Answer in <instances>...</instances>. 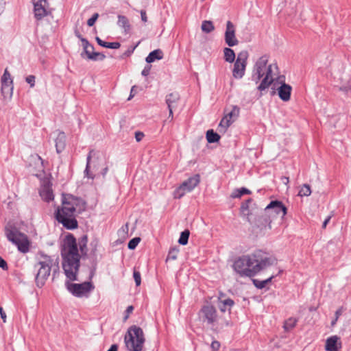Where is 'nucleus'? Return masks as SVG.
I'll return each instance as SVG.
<instances>
[{"label": "nucleus", "mask_w": 351, "mask_h": 351, "mask_svg": "<svg viewBox=\"0 0 351 351\" xmlns=\"http://www.w3.org/2000/svg\"><path fill=\"white\" fill-rule=\"evenodd\" d=\"M276 258L262 250H256L252 254L243 255L233 263L234 270L241 276L253 277L257 273L272 265Z\"/></svg>", "instance_id": "obj_1"}, {"label": "nucleus", "mask_w": 351, "mask_h": 351, "mask_svg": "<svg viewBox=\"0 0 351 351\" xmlns=\"http://www.w3.org/2000/svg\"><path fill=\"white\" fill-rule=\"evenodd\" d=\"M62 269L66 278L72 281L78 280L77 274L80 267L81 255L79 252L76 238L68 233L60 245Z\"/></svg>", "instance_id": "obj_2"}, {"label": "nucleus", "mask_w": 351, "mask_h": 351, "mask_svg": "<svg viewBox=\"0 0 351 351\" xmlns=\"http://www.w3.org/2000/svg\"><path fill=\"white\" fill-rule=\"evenodd\" d=\"M86 209V202L81 198L73 195H63L62 207L55 212V217L67 230L78 228L76 217Z\"/></svg>", "instance_id": "obj_3"}, {"label": "nucleus", "mask_w": 351, "mask_h": 351, "mask_svg": "<svg viewBox=\"0 0 351 351\" xmlns=\"http://www.w3.org/2000/svg\"><path fill=\"white\" fill-rule=\"evenodd\" d=\"M287 213V208L281 201L272 200L265 208L264 214L260 217V219L263 220L262 225L264 227L268 226L271 229V223L274 218L277 216H281L283 218Z\"/></svg>", "instance_id": "obj_4"}, {"label": "nucleus", "mask_w": 351, "mask_h": 351, "mask_svg": "<svg viewBox=\"0 0 351 351\" xmlns=\"http://www.w3.org/2000/svg\"><path fill=\"white\" fill-rule=\"evenodd\" d=\"M124 340L128 351H141L145 341L142 328L132 326L128 330Z\"/></svg>", "instance_id": "obj_5"}, {"label": "nucleus", "mask_w": 351, "mask_h": 351, "mask_svg": "<svg viewBox=\"0 0 351 351\" xmlns=\"http://www.w3.org/2000/svg\"><path fill=\"white\" fill-rule=\"evenodd\" d=\"M41 257L43 261H38L35 265V269L38 268V271L35 274V283L38 288H42L48 279L53 265V259L51 256L40 253Z\"/></svg>", "instance_id": "obj_6"}, {"label": "nucleus", "mask_w": 351, "mask_h": 351, "mask_svg": "<svg viewBox=\"0 0 351 351\" xmlns=\"http://www.w3.org/2000/svg\"><path fill=\"white\" fill-rule=\"evenodd\" d=\"M69 281L71 280L69 279V280L65 282V287L69 293L77 298L86 296L87 293L95 289V287L91 282H84L78 284L72 283Z\"/></svg>", "instance_id": "obj_7"}, {"label": "nucleus", "mask_w": 351, "mask_h": 351, "mask_svg": "<svg viewBox=\"0 0 351 351\" xmlns=\"http://www.w3.org/2000/svg\"><path fill=\"white\" fill-rule=\"evenodd\" d=\"M248 52L242 51L238 53L237 58L235 60L232 70V75L236 79H241L245 71Z\"/></svg>", "instance_id": "obj_8"}, {"label": "nucleus", "mask_w": 351, "mask_h": 351, "mask_svg": "<svg viewBox=\"0 0 351 351\" xmlns=\"http://www.w3.org/2000/svg\"><path fill=\"white\" fill-rule=\"evenodd\" d=\"M13 79L6 68L1 77V93L4 98H11L13 94Z\"/></svg>", "instance_id": "obj_9"}, {"label": "nucleus", "mask_w": 351, "mask_h": 351, "mask_svg": "<svg viewBox=\"0 0 351 351\" xmlns=\"http://www.w3.org/2000/svg\"><path fill=\"white\" fill-rule=\"evenodd\" d=\"M267 62V56H263L261 58H259L258 60L255 63V65L253 69L252 80L256 84L265 75Z\"/></svg>", "instance_id": "obj_10"}, {"label": "nucleus", "mask_w": 351, "mask_h": 351, "mask_svg": "<svg viewBox=\"0 0 351 351\" xmlns=\"http://www.w3.org/2000/svg\"><path fill=\"white\" fill-rule=\"evenodd\" d=\"M224 40L226 44L229 47H234L239 43V40L235 36V27L230 21H228L226 23Z\"/></svg>", "instance_id": "obj_11"}, {"label": "nucleus", "mask_w": 351, "mask_h": 351, "mask_svg": "<svg viewBox=\"0 0 351 351\" xmlns=\"http://www.w3.org/2000/svg\"><path fill=\"white\" fill-rule=\"evenodd\" d=\"M33 3L34 17L38 21L41 20L47 14L45 9L47 0H33Z\"/></svg>", "instance_id": "obj_12"}, {"label": "nucleus", "mask_w": 351, "mask_h": 351, "mask_svg": "<svg viewBox=\"0 0 351 351\" xmlns=\"http://www.w3.org/2000/svg\"><path fill=\"white\" fill-rule=\"evenodd\" d=\"M204 317L208 324H213L217 321V310L212 305L204 306L202 308Z\"/></svg>", "instance_id": "obj_13"}, {"label": "nucleus", "mask_w": 351, "mask_h": 351, "mask_svg": "<svg viewBox=\"0 0 351 351\" xmlns=\"http://www.w3.org/2000/svg\"><path fill=\"white\" fill-rule=\"evenodd\" d=\"M342 346L340 337L333 335L328 337L326 341L325 350L326 351H338Z\"/></svg>", "instance_id": "obj_14"}, {"label": "nucleus", "mask_w": 351, "mask_h": 351, "mask_svg": "<svg viewBox=\"0 0 351 351\" xmlns=\"http://www.w3.org/2000/svg\"><path fill=\"white\" fill-rule=\"evenodd\" d=\"M292 87L285 82L281 83V85L278 88V93L279 97L284 101H287L290 99Z\"/></svg>", "instance_id": "obj_15"}, {"label": "nucleus", "mask_w": 351, "mask_h": 351, "mask_svg": "<svg viewBox=\"0 0 351 351\" xmlns=\"http://www.w3.org/2000/svg\"><path fill=\"white\" fill-rule=\"evenodd\" d=\"M199 175L195 174L184 181L181 184L182 185V187L185 188L187 192H191L199 184Z\"/></svg>", "instance_id": "obj_16"}, {"label": "nucleus", "mask_w": 351, "mask_h": 351, "mask_svg": "<svg viewBox=\"0 0 351 351\" xmlns=\"http://www.w3.org/2000/svg\"><path fill=\"white\" fill-rule=\"evenodd\" d=\"M180 99V95L177 92L168 94L165 98V102L167 105V108L176 109L178 107Z\"/></svg>", "instance_id": "obj_17"}, {"label": "nucleus", "mask_w": 351, "mask_h": 351, "mask_svg": "<svg viewBox=\"0 0 351 351\" xmlns=\"http://www.w3.org/2000/svg\"><path fill=\"white\" fill-rule=\"evenodd\" d=\"M56 149L57 153H61L66 146V135L63 132H59L56 139Z\"/></svg>", "instance_id": "obj_18"}, {"label": "nucleus", "mask_w": 351, "mask_h": 351, "mask_svg": "<svg viewBox=\"0 0 351 351\" xmlns=\"http://www.w3.org/2000/svg\"><path fill=\"white\" fill-rule=\"evenodd\" d=\"M222 295L223 294L219 297V308L223 313H225L226 311L230 312L231 308L234 305V302L231 298L222 300Z\"/></svg>", "instance_id": "obj_19"}, {"label": "nucleus", "mask_w": 351, "mask_h": 351, "mask_svg": "<svg viewBox=\"0 0 351 351\" xmlns=\"http://www.w3.org/2000/svg\"><path fill=\"white\" fill-rule=\"evenodd\" d=\"M22 239L19 238L15 245H17L18 250L22 253H27L29 250V242L27 239V237L23 234V236H21Z\"/></svg>", "instance_id": "obj_20"}, {"label": "nucleus", "mask_w": 351, "mask_h": 351, "mask_svg": "<svg viewBox=\"0 0 351 351\" xmlns=\"http://www.w3.org/2000/svg\"><path fill=\"white\" fill-rule=\"evenodd\" d=\"M163 58V52L161 49H157L151 51L146 57L145 61L150 64L156 60H160Z\"/></svg>", "instance_id": "obj_21"}, {"label": "nucleus", "mask_w": 351, "mask_h": 351, "mask_svg": "<svg viewBox=\"0 0 351 351\" xmlns=\"http://www.w3.org/2000/svg\"><path fill=\"white\" fill-rule=\"evenodd\" d=\"M5 234L8 239L12 243H14L19 238L23 236V234L19 232L16 230L5 229Z\"/></svg>", "instance_id": "obj_22"}, {"label": "nucleus", "mask_w": 351, "mask_h": 351, "mask_svg": "<svg viewBox=\"0 0 351 351\" xmlns=\"http://www.w3.org/2000/svg\"><path fill=\"white\" fill-rule=\"evenodd\" d=\"M206 138L208 143H215L219 141L221 136L218 133L211 129L206 132Z\"/></svg>", "instance_id": "obj_23"}, {"label": "nucleus", "mask_w": 351, "mask_h": 351, "mask_svg": "<svg viewBox=\"0 0 351 351\" xmlns=\"http://www.w3.org/2000/svg\"><path fill=\"white\" fill-rule=\"evenodd\" d=\"M81 42L83 47V51L80 53V56L82 58H85V56H86L90 52L88 49H90L92 51H93L95 48L94 46L90 43L86 38H82Z\"/></svg>", "instance_id": "obj_24"}, {"label": "nucleus", "mask_w": 351, "mask_h": 351, "mask_svg": "<svg viewBox=\"0 0 351 351\" xmlns=\"http://www.w3.org/2000/svg\"><path fill=\"white\" fill-rule=\"evenodd\" d=\"M106 58V56L100 52H95L91 50L90 52L85 56L84 59L93 60V61H97V60H104Z\"/></svg>", "instance_id": "obj_25"}, {"label": "nucleus", "mask_w": 351, "mask_h": 351, "mask_svg": "<svg viewBox=\"0 0 351 351\" xmlns=\"http://www.w3.org/2000/svg\"><path fill=\"white\" fill-rule=\"evenodd\" d=\"M117 25L119 27L124 28L125 32H128L130 29L129 20L123 15H118Z\"/></svg>", "instance_id": "obj_26"}, {"label": "nucleus", "mask_w": 351, "mask_h": 351, "mask_svg": "<svg viewBox=\"0 0 351 351\" xmlns=\"http://www.w3.org/2000/svg\"><path fill=\"white\" fill-rule=\"evenodd\" d=\"M275 277V276L272 275L271 276H270L269 278L265 279V280H258V279H253L252 280V282H253V284L257 288V289H262L265 287H266V286L267 285V284L269 282H270L271 281V280Z\"/></svg>", "instance_id": "obj_27"}, {"label": "nucleus", "mask_w": 351, "mask_h": 351, "mask_svg": "<svg viewBox=\"0 0 351 351\" xmlns=\"http://www.w3.org/2000/svg\"><path fill=\"white\" fill-rule=\"evenodd\" d=\"M94 153V150H90L86 158V165L84 170V174L85 176L88 178L94 179L95 176L90 172V160L92 158V155Z\"/></svg>", "instance_id": "obj_28"}, {"label": "nucleus", "mask_w": 351, "mask_h": 351, "mask_svg": "<svg viewBox=\"0 0 351 351\" xmlns=\"http://www.w3.org/2000/svg\"><path fill=\"white\" fill-rule=\"evenodd\" d=\"M251 193V191H250L247 188L241 187L239 189H234L232 193L231 194V197L232 198H239L243 195H250Z\"/></svg>", "instance_id": "obj_29"}, {"label": "nucleus", "mask_w": 351, "mask_h": 351, "mask_svg": "<svg viewBox=\"0 0 351 351\" xmlns=\"http://www.w3.org/2000/svg\"><path fill=\"white\" fill-rule=\"evenodd\" d=\"M224 59L226 62L232 63L235 60V53L233 49L226 47L223 49Z\"/></svg>", "instance_id": "obj_30"}, {"label": "nucleus", "mask_w": 351, "mask_h": 351, "mask_svg": "<svg viewBox=\"0 0 351 351\" xmlns=\"http://www.w3.org/2000/svg\"><path fill=\"white\" fill-rule=\"evenodd\" d=\"M252 202V198L247 199L246 201L243 202L240 208L241 213L243 215L247 216V219L248 221H250L249 219V205Z\"/></svg>", "instance_id": "obj_31"}, {"label": "nucleus", "mask_w": 351, "mask_h": 351, "mask_svg": "<svg viewBox=\"0 0 351 351\" xmlns=\"http://www.w3.org/2000/svg\"><path fill=\"white\" fill-rule=\"evenodd\" d=\"M298 322V319L295 317H289L285 320L283 328L285 331H289L293 329Z\"/></svg>", "instance_id": "obj_32"}, {"label": "nucleus", "mask_w": 351, "mask_h": 351, "mask_svg": "<svg viewBox=\"0 0 351 351\" xmlns=\"http://www.w3.org/2000/svg\"><path fill=\"white\" fill-rule=\"evenodd\" d=\"M189 235L190 231L188 229H186L184 231H182L178 239V243L182 245H186L188 243Z\"/></svg>", "instance_id": "obj_33"}, {"label": "nucleus", "mask_w": 351, "mask_h": 351, "mask_svg": "<svg viewBox=\"0 0 351 351\" xmlns=\"http://www.w3.org/2000/svg\"><path fill=\"white\" fill-rule=\"evenodd\" d=\"M202 30L205 33H210L215 29L213 23L210 21H204L202 23Z\"/></svg>", "instance_id": "obj_34"}, {"label": "nucleus", "mask_w": 351, "mask_h": 351, "mask_svg": "<svg viewBox=\"0 0 351 351\" xmlns=\"http://www.w3.org/2000/svg\"><path fill=\"white\" fill-rule=\"evenodd\" d=\"M274 82V79H269L267 77H264V78L261 82L260 84L257 87L258 90L260 91H263L265 90L269 86L270 84Z\"/></svg>", "instance_id": "obj_35"}, {"label": "nucleus", "mask_w": 351, "mask_h": 351, "mask_svg": "<svg viewBox=\"0 0 351 351\" xmlns=\"http://www.w3.org/2000/svg\"><path fill=\"white\" fill-rule=\"evenodd\" d=\"M311 194V186L308 184H304L301 187L298 193V195L300 197H308Z\"/></svg>", "instance_id": "obj_36"}, {"label": "nucleus", "mask_w": 351, "mask_h": 351, "mask_svg": "<svg viewBox=\"0 0 351 351\" xmlns=\"http://www.w3.org/2000/svg\"><path fill=\"white\" fill-rule=\"evenodd\" d=\"M40 195L42 199L47 202H49L53 199V194L52 191H50L49 189H45L42 191L40 193Z\"/></svg>", "instance_id": "obj_37"}, {"label": "nucleus", "mask_w": 351, "mask_h": 351, "mask_svg": "<svg viewBox=\"0 0 351 351\" xmlns=\"http://www.w3.org/2000/svg\"><path fill=\"white\" fill-rule=\"evenodd\" d=\"M186 192L187 191L185 189V188L182 187V185L180 184V186L176 188L173 191V197L175 199H180L185 195Z\"/></svg>", "instance_id": "obj_38"}, {"label": "nucleus", "mask_w": 351, "mask_h": 351, "mask_svg": "<svg viewBox=\"0 0 351 351\" xmlns=\"http://www.w3.org/2000/svg\"><path fill=\"white\" fill-rule=\"evenodd\" d=\"M233 121L234 120H231L230 118L228 117V116L226 115L220 121L219 128H223V130H226L232 124Z\"/></svg>", "instance_id": "obj_39"}, {"label": "nucleus", "mask_w": 351, "mask_h": 351, "mask_svg": "<svg viewBox=\"0 0 351 351\" xmlns=\"http://www.w3.org/2000/svg\"><path fill=\"white\" fill-rule=\"evenodd\" d=\"M240 108L237 106H234L232 110L228 112L226 116L232 120V117L237 118L239 117Z\"/></svg>", "instance_id": "obj_40"}, {"label": "nucleus", "mask_w": 351, "mask_h": 351, "mask_svg": "<svg viewBox=\"0 0 351 351\" xmlns=\"http://www.w3.org/2000/svg\"><path fill=\"white\" fill-rule=\"evenodd\" d=\"M140 241L141 239L139 237H134L128 243V249L134 250Z\"/></svg>", "instance_id": "obj_41"}, {"label": "nucleus", "mask_w": 351, "mask_h": 351, "mask_svg": "<svg viewBox=\"0 0 351 351\" xmlns=\"http://www.w3.org/2000/svg\"><path fill=\"white\" fill-rule=\"evenodd\" d=\"M121 46V44L119 42H112V43H108L105 42L104 47L108 48V49H119Z\"/></svg>", "instance_id": "obj_42"}, {"label": "nucleus", "mask_w": 351, "mask_h": 351, "mask_svg": "<svg viewBox=\"0 0 351 351\" xmlns=\"http://www.w3.org/2000/svg\"><path fill=\"white\" fill-rule=\"evenodd\" d=\"M98 244H99V241H98L97 239H94L90 243V246H91V252H90V254L93 256H96V252H97V250Z\"/></svg>", "instance_id": "obj_43"}, {"label": "nucleus", "mask_w": 351, "mask_h": 351, "mask_svg": "<svg viewBox=\"0 0 351 351\" xmlns=\"http://www.w3.org/2000/svg\"><path fill=\"white\" fill-rule=\"evenodd\" d=\"M133 278L134 279L136 285L137 287L140 286L141 283V273L138 271L134 269L133 272Z\"/></svg>", "instance_id": "obj_44"}, {"label": "nucleus", "mask_w": 351, "mask_h": 351, "mask_svg": "<svg viewBox=\"0 0 351 351\" xmlns=\"http://www.w3.org/2000/svg\"><path fill=\"white\" fill-rule=\"evenodd\" d=\"M343 308L342 306L339 308L336 311V312H335V318L333 320H332V322H331V326H334L336 324V323H337L339 316L341 315V314L343 313Z\"/></svg>", "instance_id": "obj_45"}, {"label": "nucleus", "mask_w": 351, "mask_h": 351, "mask_svg": "<svg viewBox=\"0 0 351 351\" xmlns=\"http://www.w3.org/2000/svg\"><path fill=\"white\" fill-rule=\"evenodd\" d=\"M78 246H79L78 250H79V252H80V254L81 255V257L86 256L87 254H88L87 245H80Z\"/></svg>", "instance_id": "obj_46"}, {"label": "nucleus", "mask_w": 351, "mask_h": 351, "mask_svg": "<svg viewBox=\"0 0 351 351\" xmlns=\"http://www.w3.org/2000/svg\"><path fill=\"white\" fill-rule=\"evenodd\" d=\"M99 17L98 13H95L88 21H87V25L89 27H92L95 23L97 19Z\"/></svg>", "instance_id": "obj_47"}, {"label": "nucleus", "mask_w": 351, "mask_h": 351, "mask_svg": "<svg viewBox=\"0 0 351 351\" xmlns=\"http://www.w3.org/2000/svg\"><path fill=\"white\" fill-rule=\"evenodd\" d=\"M35 76L33 75H29L25 78V81L28 83L30 87L33 88L35 86Z\"/></svg>", "instance_id": "obj_48"}, {"label": "nucleus", "mask_w": 351, "mask_h": 351, "mask_svg": "<svg viewBox=\"0 0 351 351\" xmlns=\"http://www.w3.org/2000/svg\"><path fill=\"white\" fill-rule=\"evenodd\" d=\"M97 260L96 258L95 260L93 261L92 262V265H91V269H90V276H89V279L90 280L95 275V271H96V269H97Z\"/></svg>", "instance_id": "obj_49"}, {"label": "nucleus", "mask_w": 351, "mask_h": 351, "mask_svg": "<svg viewBox=\"0 0 351 351\" xmlns=\"http://www.w3.org/2000/svg\"><path fill=\"white\" fill-rule=\"evenodd\" d=\"M87 243L88 236L86 234H84L78 239L77 246L80 245H87Z\"/></svg>", "instance_id": "obj_50"}, {"label": "nucleus", "mask_w": 351, "mask_h": 351, "mask_svg": "<svg viewBox=\"0 0 351 351\" xmlns=\"http://www.w3.org/2000/svg\"><path fill=\"white\" fill-rule=\"evenodd\" d=\"M137 45H135V46H131L124 53H123V56H125V57H129L130 56L134 51L135 50L136 47Z\"/></svg>", "instance_id": "obj_51"}, {"label": "nucleus", "mask_w": 351, "mask_h": 351, "mask_svg": "<svg viewBox=\"0 0 351 351\" xmlns=\"http://www.w3.org/2000/svg\"><path fill=\"white\" fill-rule=\"evenodd\" d=\"M271 67H272L271 64L269 65L268 66H266V70H265V77H267L269 79H273V77L271 75V73H272Z\"/></svg>", "instance_id": "obj_52"}, {"label": "nucleus", "mask_w": 351, "mask_h": 351, "mask_svg": "<svg viewBox=\"0 0 351 351\" xmlns=\"http://www.w3.org/2000/svg\"><path fill=\"white\" fill-rule=\"evenodd\" d=\"M151 68H152L151 65L147 64L143 69V71L141 72V75L145 77L147 76L150 73Z\"/></svg>", "instance_id": "obj_53"}, {"label": "nucleus", "mask_w": 351, "mask_h": 351, "mask_svg": "<svg viewBox=\"0 0 351 351\" xmlns=\"http://www.w3.org/2000/svg\"><path fill=\"white\" fill-rule=\"evenodd\" d=\"M210 348L213 351H217L220 348V343L218 341H213L211 343Z\"/></svg>", "instance_id": "obj_54"}, {"label": "nucleus", "mask_w": 351, "mask_h": 351, "mask_svg": "<svg viewBox=\"0 0 351 351\" xmlns=\"http://www.w3.org/2000/svg\"><path fill=\"white\" fill-rule=\"evenodd\" d=\"M133 310H134V307L132 306H128L127 307V308L125 311V315L124 316V320H126L128 318L130 314L132 313Z\"/></svg>", "instance_id": "obj_55"}, {"label": "nucleus", "mask_w": 351, "mask_h": 351, "mask_svg": "<svg viewBox=\"0 0 351 351\" xmlns=\"http://www.w3.org/2000/svg\"><path fill=\"white\" fill-rule=\"evenodd\" d=\"M0 268L3 270H8V269L7 262L1 256H0Z\"/></svg>", "instance_id": "obj_56"}, {"label": "nucleus", "mask_w": 351, "mask_h": 351, "mask_svg": "<svg viewBox=\"0 0 351 351\" xmlns=\"http://www.w3.org/2000/svg\"><path fill=\"white\" fill-rule=\"evenodd\" d=\"M144 134L142 132L137 131L135 132V138L137 142H140L144 137Z\"/></svg>", "instance_id": "obj_57"}, {"label": "nucleus", "mask_w": 351, "mask_h": 351, "mask_svg": "<svg viewBox=\"0 0 351 351\" xmlns=\"http://www.w3.org/2000/svg\"><path fill=\"white\" fill-rule=\"evenodd\" d=\"M140 13H141V20L144 23H146L147 21V14H146V11L144 10H141Z\"/></svg>", "instance_id": "obj_58"}, {"label": "nucleus", "mask_w": 351, "mask_h": 351, "mask_svg": "<svg viewBox=\"0 0 351 351\" xmlns=\"http://www.w3.org/2000/svg\"><path fill=\"white\" fill-rule=\"evenodd\" d=\"M176 254H177V252L176 250L170 251L168 254V258L175 260L177 258Z\"/></svg>", "instance_id": "obj_59"}, {"label": "nucleus", "mask_w": 351, "mask_h": 351, "mask_svg": "<svg viewBox=\"0 0 351 351\" xmlns=\"http://www.w3.org/2000/svg\"><path fill=\"white\" fill-rule=\"evenodd\" d=\"M136 88V86H133L131 88V90H130V95H129V97L128 98V100H130L132 99L134 95H136V91L134 90V89Z\"/></svg>", "instance_id": "obj_60"}, {"label": "nucleus", "mask_w": 351, "mask_h": 351, "mask_svg": "<svg viewBox=\"0 0 351 351\" xmlns=\"http://www.w3.org/2000/svg\"><path fill=\"white\" fill-rule=\"evenodd\" d=\"M0 315L1 318L2 319L3 322L5 323L6 322V314L5 311H3V308H0Z\"/></svg>", "instance_id": "obj_61"}, {"label": "nucleus", "mask_w": 351, "mask_h": 351, "mask_svg": "<svg viewBox=\"0 0 351 351\" xmlns=\"http://www.w3.org/2000/svg\"><path fill=\"white\" fill-rule=\"evenodd\" d=\"M5 6V1L0 0V15L3 12Z\"/></svg>", "instance_id": "obj_62"}, {"label": "nucleus", "mask_w": 351, "mask_h": 351, "mask_svg": "<svg viewBox=\"0 0 351 351\" xmlns=\"http://www.w3.org/2000/svg\"><path fill=\"white\" fill-rule=\"evenodd\" d=\"M330 218L331 217L330 216H328L325 220L324 221L323 223H322V228H325L327 226V224L328 223V222L330 221Z\"/></svg>", "instance_id": "obj_63"}, {"label": "nucleus", "mask_w": 351, "mask_h": 351, "mask_svg": "<svg viewBox=\"0 0 351 351\" xmlns=\"http://www.w3.org/2000/svg\"><path fill=\"white\" fill-rule=\"evenodd\" d=\"M107 351H118V345L112 344Z\"/></svg>", "instance_id": "obj_64"}]
</instances>
